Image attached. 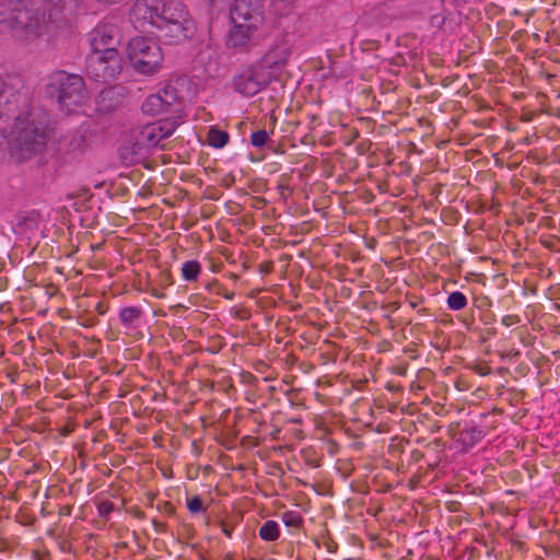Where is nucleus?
Listing matches in <instances>:
<instances>
[{
	"label": "nucleus",
	"instance_id": "nucleus-1",
	"mask_svg": "<svg viewBox=\"0 0 560 560\" xmlns=\"http://www.w3.org/2000/svg\"><path fill=\"white\" fill-rule=\"evenodd\" d=\"M5 78V72L0 68V120L13 118L8 145L11 156L23 161L44 149L48 129L31 113L26 95L9 88Z\"/></svg>",
	"mask_w": 560,
	"mask_h": 560
},
{
	"label": "nucleus",
	"instance_id": "nucleus-2",
	"mask_svg": "<svg viewBox=\"0 0 560 560\" xmlns=\"http://www.w3.org/2000/svg\"><path fill=\"white\" fill-rule=\"evenodd\" d=\"M130 21L136 28L154 27L168 44L185 40L195 31L186 7L178 0H136Z\"/></svg>",
	"mask_w": 560,
	"mask_h": 560
},
{
	"label": "nucleus",
	"instance_id": "nucleus-3",
	"mask_svg": "<svg viewBox=\"0 0 560 560\" xmlns=\"http://www.w3.org/2000/svg\"><path fill=\"white\" fill-rule=\"evenodd\" d=\"M7 24L15 39L32 43L48 31L45 14L31 10L24 0L0 1V25Z\"/></svg>",
	"mask_w": 560,
	"mask_h": 560
},
{
	"label": "nucleus",
	"instance_id": "nucleus-4",
	"mask_svg": "<svg viewBox=\"0 0 560 560\" xmlns=\"http://www.w3.org/2000/svg\"><path fill=\"white\" fill-rule=\"evenodd\" d=\"M127 56L131 67L144 75L158 73L164 61V56L159 43L144 36L131 38L127 46Z\"/></svg>",
	"mask_w": 560,
	"mask_h": 560
},
{
	"label": "nucleus",
	"instance_id": "nucleus-5",
	"mask_svg": "<svg viewBox=\"0 0 560 560\" xmlns=\"http://www.w3.org/2000/svg\"><path fill=\"white\" fill-rule=\"evenodd\" d=\"M49 86L56 94L61 109L68 114L75 113L88 101L84 81L78 74L58 71L50 77Z\"/></svg>",
	"mask_w": 560,
	"mask_h": 560
},
{
	"label": "nucleus",
	"instance_id": "nucleus-6",
	"mask_svg": "<svg viewBox=\"0 0 560 560\" xmlns=\"http://www.w3.org/2000/svg\"><path fill=\"white\" fill-rule=\"evenodd\" d=\"M179 124L177 118H166L145 125L140 129L131 151L124 148L120 158L125 163L136 162L140 156H129L128 154H141L144 149L158 147L162 140L174 133Z\"/></svg>",
	"mask_w": 560,
	"mask_h": 560
},
{
	"label": "nucleus",
	"instance_id": "nucleus-7",
	"mask_svg": "<svg viewBox=\"0 0 560 560\" xmlns=\"http://www.w3.org/2000/svg\"><path fill=\"white\" fill-rule=\"evenodd\" d=\"M88 73L96 81L114 80L121 72L122 60L116 48L92 51L88 57Z\"/></svg>",
	"mask_w": 560,
	"mask_h": 560
},
{
	"label": "nucleus",
	"instance_id": "nucleus-8",
	"mask_svg": "<svg viewBox=\"0 0 560 560\" xmlns=\"http://www.w3.org/2000/svg\"><path fill=\"white\" fill-rule=\"evenodd\" d=\"M273 80L272 75L257 62L236 74L233 84L240 94L254 96Z\"/></svg>",
	"mask_w": 560,
	"mask_h": 560
},
{
	"label": "nucleus",
	"instance_id": "nucleus-9",
	"mask_svg": "<svg viewBox=\"0 0 560 560\" xmlns=\"http://www.w3.org/2000/svg\"><path fill=\"white\" fill-rule=\"evenodd\" d=\"M254 23L231 22L226 44L236 49H249L260 44L265 38L264 24H258L257 18Z\"/></svg>",
	"mask_w": 560,
	"mask_h": 560
},
{
	"label": "nucleus",
	"instance_id": "nucleus-10",
	"mask_svg": "<svg viewBox=\"0 0 560 560\" xmlns=\"http://www.w3.org/2000/svg\"><path fill=\"white\" fill-rule=\"evenodd\" d=\"M177 98V90L173 85L167 84L159 92L149 95L142 103L141 108L147 115H160L172 110Z\"/></svg>",
	"mask_w": 560,
	"mask_h": 560
},
{
	"label": "nucleus",
	"instance_id": "nucleus-11",
	"mask_svg": "<svg viewBox=\"0 0 560 560\" xmlns=\"http://www.w3.org/2000/svg\"><path fill=\"white\" fill-rule=\"evenodd\" d=\"M290 55V44L287 40L281 39L270 47L266 55L260 59L259 65L264 67L275 80H277L281 70L287 65Z\"/></svg>",
	"mask_w": 560,
	"mask_h": 560
},
{
	"label": "nucleus",
	"instance_id": "nucleus-12",
	"mask_svg": "<svg viewBox=\"0 0 560 560\" xmlns=\"http://www.w3.org/2000/svg\"><path fill=\"white\" fill-rule=\"evenodd\" d=\"M257 18L258 24L265 23L262 0H234L231 10V22L254 23Z\"/></svg>",
	"mask_w": 560,
	"mask_h": 560
},
{
	"label": "nucleus",
	"instance_id": "nucleus-13",
	"mask_svg": "<svg viewBox=\"0 0 560 560\" xmlns=\"http://www.w3.org/2000/svg\"><path fill=\"white\" fill-rule=\"evenodd\" d=\"M118 42V28L110 23H100L90 33V45L93 51L115 48Z\"/></svg>",
	"mask_w": 560,
	"mask_h": 560
},
{
	"label": "nucleus",
	"instance_id": "nucleus-14",
	"mask_svg": "<svg viewBox=\"0 0 560 560\" xmlns=\"http://www.w3.org/2000/svg\"><path fill=\"white\" fill-rule=\"evenodd\" d=\"M180 271L185 281H197L199 275L201 273V264L195 259L187 260L182 265Z\"/></svg>",
	"mask_w": 560,
	"mask_h": 560
},
{
	"label": "nucleus",
	"instance_id": "nucleus-15",
	"mask_svg": "<svg viewBox=\"0 0 560 560\" xmlns=\"http://www.w3.org/2000/svg\"><path fill=\"white\" fill-rule=\"evenodd\" d=\"M279 525L275 521H267L259 528V536L262 540L275 541L279 538Z\"/></svg>",
	"mask_w": 560,
	"mask_h": 560
},
{
	"label": "nucleus",
	"instance_id": "nucleus-16",
	"mask_svg": "<svg viewBox=\"0 0 560 560\" xmlns=\"http://www.w3.org/2000/svg\"><path fill=\"white\" fill-rule=\"evenodd\" d=\"M207 140H208L209 145L217 148V149H221L224 145H226V143L229 142V135L225 131H222V130H219L215 128H211L208 131Z\"/></svg>",
	"mask_w": 560,
	"mask_h": 560
},
{
	"label": "nucleus",
	"instance_id": "nucleus-17",
	"mask_svg": "<svg viewBox=\"0 0 560 560\" xmlns=\"http://www.w3.org/2000/svg\"><path fill=\"white\" fill-rule=\"evenodd\" d=\"M141 310L137 306L125 307L119 313V319L125 326H133L140 318Z\"/></svg>",
	"mask_w": 560,
	"mask_h": 560
},
{
	"label": "nucleus",
	"instance_id": "nucleus-18",
	"mask_svg": "<svg viewBox=\"0 0 560 560\" xmlns=\"http://www.w3.org/2000/svg\"><path fill=\"white\" fill-rule=\"evenodd\" d=\"M467 298L464 293L459 291L452 292L447 296V307L452 311H460L467 306Z\"/></svg>",
	"mask_w": 560,
	"mask_h": 560
},
{
	"label": "nucleus",
	"instance_id": "nucleus-19",
	"mask_svg": "<svg viewBox=\"0 0 560 560\" xmlns=\"http://www.w3.org/2000/svg\"><path fill=\"white\" fill-rule=\"evenodd\" d=\"M281 520L285 526L293 528H299L303 523L301 514L296 511H285L282 513Z\"/></svg>",
	"mask_w": 560,
	"mask_h": 560
},
{
	"label": "nucleus",
	"instance_id": "nucleus-20",
	"mask_svg": "<svg viewBox=\"0 0 560 560\" xmlns=\"http://www.w3.org/2000/svg\"><path fill=\"white\" fill-rule=\"evenodd\" d=\"M269 133L266 130H257L250 136V143L254 147L261 148L267 143Z\"/></svg>",
	"mask_w": 560,
	"mask_h": 560
},
{
	"label": "nucleus",
	"instance_id": "nucleus-21",
	"mask_svg": "<svg viewBox=\"0 0 560 560\" xmlns=\"http://www.w3.org/2000/svg\"><path fill=\"white\" fill-rule=\"evenodd\" d=\"M187 509L190 513H199L205 511L203 503L197 495L187 500Z\"/></svg>",
	"mask_w": 560,
	"mask_h": 560
},
{
	"label": "nucleus",
	"instance_id": "nucleus-22",
	"mask_svg": "<svg viewBox=\"0 0 560 560\" xmlns=\"http://www.w3.org/2000/svg\"><path fill=\"white\" fill-rule=\"evenodd\" d=\"M114 510V504L110 501L102 502L98 506V512L103 516H107Z\"/></svg>",
	"mask_w": 560,
	"mask_h": 560
},
{
	"label": "nucleus",
	"instance_id": "nucleus-23",
	"mask_svg": "<svg viewBox=\"0 0 560 560\" xmlns=\"http://www.w3.org/2000/svg\"><path fill=\"white\" fill-rule=\"evenodd\" d=\"M501 323L505 327H510V326H513L515 324H518L520 323V317L517 315H505V316L502 317Z\"/></svg>",
	"mask_w": 560,
	"mask_h": 560
},
{
	"label": "nucleus",
	"instance_id": "nucleus-24",
	"mask_svg": "<svg viewBox=\"0 0 560 560\" xmlns=\"http://www.w3.org/2000/svg\"><path fill=\"white\" fill-rule=\"evenodd\" d=\"M221 530H222V533H223L228 538H231V537H232L233 527H232V526H230L229 524H226V523H221Z\"/></svg>",
	"mask_w": 560,
	"mask_h": 560
},
{
	"label": "nucleus",
	"instance_id": "nucleus-25",
	"mask_svg": "<svg viewBox=\"0 0 560 560\" xmlns=\"http://www.w3.org/2000/svg\"><path fill=\"white\" fill-rule=\"evenodd\" d=\"M444 21H445V18L442 15H433L431 19L432 25H435L439 27L444 23Z\"/></svg>",
	"mask_w": 560,
	"mask_h": 560
},
{
	"label": "nucleus",
	"instance_id": "nucleus-26",
	"mask_svg": "<svg viewBox=\"0 0 560 560\" xmlns=\"http://www.w3.org/2000/svg\"><path fill=\"white\" fill-rule=\"evenodd\" d=\"M32 557L34 560H49L48 555L40 553L38 551H34Z\"/></svg>",
	"mask_w": 560,
	"mask_h": 560
},
{
	"label": "nucleus",
	"instance_id": "nucleus-27",
	"mask_svg": "<svg viewBox=\"0 0 560 560\" xmlns=\"http://www.w3.org/2000/svg\"><path fill=\"white\" fill-rule=\"evenodd\" d=\"M48 4L55 7V8H60L63 5L65 1L66 0H46Z\"/></svg>",
	"mask_w": 560,
	"mask_h": 560
},
{
	"label": "nucleus",
	"instance_id": "nucleus-28",
	"mask_svg": "<svg viewBox=\"0 0 560 560\" xmlns=\"http://www.w3.org/2000/svg\"><path fill=\"white\" fill-rule=\"evenodd\" d=\"M28 220L32 222V223H35L37 222V218H38V213L35 212V211H32L28 213Z\"/></svg>",
	"mask_w": 560,
	"mask_h": 560
},
{
	"label": "nucleus",
	"instance_id": "nucleus-29",
	"mask_svg": "<svg viewBox=\"0 0 560 560\" xmlns=\"http://www.w3.org/2000/svg\"><path fill=\"white\" fill-rule=\"evenodd\" d=\"M225 0H209V2L212 4V5H215V4H219L221 2H224Z\"/></svg>",
	"mask_w": 560,
	"mask_h": 560
},
{
	"label": "nucleus",
	"instance_id": "nucleus-30",
	"mask_svg": "<svg viewBox=\"0 0 560 560\" xmlns=\"http://www.w3.org/2000/svg\"><path fill=\"white\" fill-rule=\"evenodd\" d=\"M327 550H328L329 552H335V551H336V546H334V545H328V546H327Z\"/></svg>",
	"mask_w": 560,
	"mask_h": 560
}]
</instances>
